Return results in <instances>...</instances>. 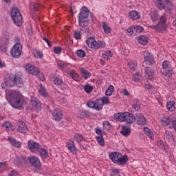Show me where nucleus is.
<instances>
[{"label": "nucleus", "mask_w": 176, "mask_h": 176, "mask_svg": "<svg viewBox=\"0 0 176 176\" xmlns=\"http://www.w3.org/2000/svg\"><path fill=\"white\" fill-rule=\"evenodd\" d=\"M6 98L13 108L21 109L23 107V102H21V100H23V95H21L20 92L12 91L9 93L8 96H6Z\"/></svg>", "instance_id": "f257e3e1"}, {"label": "nucleus", "mask_w": 176, "mask_h": 176, "mask_svg": "<svg viewBox=\"0 0 176 176\" xmlns=\"http://www.w3.org/2000/svg\"><path fill=\"white\" fill-rule=\"evenodd\" d=\"M89 16H90L89 8L82 7L78 15V25L80 27L86 28L89 25Z\"/></svg>", "instance_id": "f03ea898"}, {"label": "nucleus", "mask_w": 176, "mask_h": 176, "mask_svg": "<svg viewBox=\"0 0 176 176\" xmlns=\"http://www.w3.org/2000/svg\"><path fill=\"white\" fill-rule=\"evenodd\" d=\"M11 17L12 19V21L18 27H21V25H23V16H21L19 9L14 8L11 10Z\"/></svg>", "instance_id": "7ed1b4c3"}, {"label": "nucleus", "mask_w": 176, "mask_h": 176, "mask_svg": "<svg viewBox=\"0 0 176 176\" xmlns=\"http://www.w3.org/2000/svg\"><path fill=\"white\" fill-rule=\"evenodd\" d=\"M86 44L91 49H95V50H97V49H100L102 47H105L106 44L104 41H96V38L94 37H89L86 41Z\"/></svg>", "instance_id": "20e7f679"}, {"label": "nucleus", "mask_w": 176, "mask_h": 176, "mask_svg": "<svg viewBox=\"0 0 176 176\" xmlns=\"http://www.w3.org/2000/svg\"><path fill=\"white\" fill-rule=\"evenodd\" d=\"M7 86L10 87H13V86L16 85L19 87H23V78H21V74L16 73L13 78H10L6 82Z\"/></svg>", "instance_id": "39448f33"}, {"label": "nucleus", "mask_w": 176, "mask_h": 176, "mask_svg": "<svg viewBox=\"0 0 176 176\" xmlns=\"http://www.w3.org/2000/svg\"><path fill=\"white\" fill-rule=\"evenodd\" d=\"M23 45L16 43L11 49L10 54L14 58H19L21 56Z\"/></svg>", "instance_id": "423d86ee"}, {"label": "nucleus", "mask_w": 176, "mask_h": 176, "mask_svg": "<svg viewBox=\"0 0 176 176\" xmlns=\"http://www.w3.org/2000/svg\"><path fill=\"white\" fill-rule=\"evenodd\" d=\"M23 162H25V163H27V162H30L32 167H34V168H41V166H42V164H41L39 158L35 156L28 158L23 157Z\"/></svg>", "instance_id": "0eeeda50"}, {"label": "nucleus", "mask_w": 176, "mask_h": 176, "mask_svg": "<svg viewBox=\"0 0 176 176\" xmlns=\"http://www.w3.org/2000/svg\"><path fill=\"white\" fill-rule=\"evenodd\" d=\"M144 67H149L155 64V58L151 52L146 51L144 52Z\"/></svg>", "instance_id": "6e6552de"}, {"label": "nucleus", "mask_w": 176, "mask_h": 176, "mask_svg": "<svg viewBox=\"0 0 176 176\" xmlns=\"http://www.w3.org/2000/svg\"><path fill=\"white\" fill-rule=\"evenodd\" d=\"M162 69H163V74L165 75V76H171L173 73L171 71V64H170V61L168 60H164L162 63Z\"/></svg>", "instance_id": "1a4fd4ad"}, {"label": "nucleus", "mask_w": 176, "mask_h": 176, "mask_svg": "<svg viewBox=\"0 0 176 176\" xmlns=\"http://www.w3.org/2000/svg\"><path fill=\"white\" fill-rule=\"evenodd\" d=\"M148 28L155 30L157 32H164V31H166L167 28H168V25H167L166 23L158 22L156 25H150L148 26Z\"/></svg>", "instance_id": "9d476101"}, {"label": "nucleus", "mask_w": 176, "mask_h": 176, "mask_svg": "<svg viewBox=\"0 0 176 176\" xmlns=\"http://www.w3.org/2000/svg\"><path fill=\"white\" fill-rule=\"evenodd\" d=\"M122 122H126V123H134L135 122V116L131 113L125 112L122 113Z\"/></svg>", "instance_id": "9b49d317"}, {"label": "nucleus", "mask_w": 176, "mask_h": 176, "mask_svg": "<svg viewBox=\"0 0 176 176\" xmlns=\"http://www.w3.org/2000/svg\"><path fill=\"white\" fill-rule=\"evenodd\" d=\"M25 69L28 71L29 74L31 75H34V76H36L37 75H39L41 74V71L39 70V68L31 65L28 64L25 66Z\"/></svg>", "instance_id": "f8f14e48"}, {"label": "nucleus", "mask_w": 176, "mask_h": 176, "mask_svg": "<svg viewBox=\"0 0 176 176\" xmlns=\"http://www.w3.org/2000/svg\"><path fill=\"white\" fill-rule=\"evenodd\" d=\"M143 32L144 28L142 26H131L126 30V32L131 35H137V34H140V32Z\"/></svg>", "instance_id": "ddd939ff"}, {"label": "nucleus", "mask_w": 176, "mask_h": 176, "mask_svg": "<svg viewBox=\"0 0 176 176\" xmlns=\"http://www.w3.org/2000/svg\"><path fill=\"white\" fill-rule=\"evenodd\" d=\"M30 104L31 105L32 109H38V111L41 109V107L42 105L41 101H39V99L34 96L31 98Z\"/></svg>", "instance_id": "4468645a"}, {"label": "nucleus", "mask_w": 176, "mask_h": 176, "mask_svg": "<svg viewBox=\"0 0 176 176\" xmlns=\"http://www.w3.org/2000/svg\"><path fill=\"white\" fill-rule=\"evenodd\" d=\"M135 118L136 123L139 126H145L146 124V118L142 113L136 114Z\"/></svg>", "instance_id": "2eb2a0df"}, {"label": "nucleus", "mask_w": 176, "mask_h": 176, "mask_svg": "<svg viewBox=\"0 0 176 176\" xmlns=\"http://www.w3.org/2000/svg\"><path fill=\"white\" fill-rule=\"evenodd\" d=\"M52 116L56 122H60L63 119V113L60 109H55L52 113Z\"/></svg>", "instance_id": "dca6fc26"}, {"label": "nucleus", "mask_w": 176, "mask_h": 176, "mask_svg": "<svg viewBox=\"0 0 176 176\" xmlns=\"http://www.w3.org/2000/svg\"><path fill=\"white\" fill-rule=\"evenodd\" d=\"M67 145V148L73 153V155H76V153H78V148H76V146L75 145V142H74V141L69 140Z\"/></svg>", "instance_id": "f3484780"}, {"label": "nucleus", "mask_w": 176, "mask_h": 176, "mask_svg": "<svg viewBox=\"0 0 176 176\" xmlns=\"http://www.w3.org/2000/svg\"><path fill=\"white\" fill-rule=\"evenodd\" d=\"M127 162H129V157H127L126 155H122L121 154L116 164H118V166H124Z\"/></svg>", "instance_id": "a211bd4d"}, {"label": "nucleus", "mask_w": 176, "mask_h": 176, "mask_svg": "<svg viewBox=\"0 0 176 176\" xmlns=\"http://www.w3.org/2000/svg\"><path fill=\"white\" fill-rule=\"evenodd\" d=\"M165 137L170 142H176V138L171 131L166 130L165 131Z\"/></svg>", "instance_id": "6ab92c4d"}, {"label": "nucleus", "mask_w": 176, "mask_h": 176, "mask_svg": "<svg viewBox=\"0 0 176 176\" xmlns=\"http://www.w3.org/2000/svg\"><path fill=\"white\" fill-rule=\"evenodd\" d=\"M121 155L122 154H120V153L112 152L109 154V157L113 163L116 164L118 163V160H119V157H120Z\"/></svg>", "instance_id": "aec40b11"}, {"label": "nucleus", "mask_w": 176, "mask_h": 176, "mask_svg": "<svg viewBox=\"0 0 176 176\" xmlns=\"http://www.w3.org/2000/svg\"><path fill=\"white\" fill-rule=\"evenodd\" d=\"M28 147L30 148V149H32V151H36L38 152V151H40L41 145L36 142H29Z\"/></svg>", "instance_id": "412c9836"}, {"label": "nucleus", "mask_w": 176, "mask_h": 176, "mask_svg": "<svg viewBox=\"0 0 176 176\" xmlns=\"http://www.w3.org/2000/svg\"><path fill=\"white\" fill-rule=\"evenodd\" d=\"M145 76H146V78H147V79H151V80H152V78H153V76H155V71L151 70L148 67H146Z\"/></svg>", "instance_id": "4be33fe9"}, {"label": "nucleus", "mask_w": 176, "mask_h": 176, "mask_svg": "<svg viewBox=\"0 0 176 176\" xmlns=\"http://www.w3.org/2000/svg\"><path fill=\"white\" fill-rule=\"evenodd\" d=\"M121 134L122 135H124L125 137H127V135H130V133H131V129L130 128V126L129 125H124L122 126V129L120 131Z\"/></svg>", "instance_id": "5701e85b"}, {"label": "nucleus", "mask_w": 176, "mask_h": 176, "mask_svg": "<svg viewBox=\"0 0 176 176\" xmlns=\"http://www.w3.org/2000/svg\"><path fill=\"white\" fill-rule=\"evenodd\" d=\"M96 105V111H101L102 108H104V104H102V99L101 98H98L95 101Z\"/></svg>", "instance_id": "b1692460"}, {"label": "nucleus", "mask_w": 176, "mask_h": 176, "mask_svg": "<svg viewBox=\"0 0 176 176\" xmlns=\"http://www.w3.org/2000/svg\"><path fill=\"white\" fill-rule=\"evenodd\" d=\"M155 3L160 10H164L166 9V3L163 0H155Z\"/></svg>", "instance_id": "393cba45"}, {"label": "nucleus", "mask_w": 176, "mask_h": 176, "mask_svg": "<svg viewBox=\"0 0 176 176\" xmlns=\"http://www.w3.org/2000/svg\"><path fill=\"white\" fill-rule=\"evenodd\" d=\"M8 141L12 144L13 146H15V148H20L21 146V143L20 142L16 140L14 138H12L10 137H8Z\"/></svg>", "instance_id": "a878e982"}, {"label": "nucleus", "mask_w": 176, "mask_h": 176, "mask_svg": "<svg viewBox=\"0 0 176 176\" xmlns=\"http://www.w3.org/2000/svg\"><path fill=\"white\" fill-rule=\"evenodd\" d=\"M129 18L131 20H138L140 19V13L138 12L133 10L129 12Z\"/></svg>", "instance_id": "bb28decb"}, {"label": "nucleus", "mask_w": 176, "mask_h": 176, "mask_svg": "<svg viewBox=\"0 0 176 176\" xmlns=\"http://www.w3.org/2000/svg\"><path fill=\"white\" fill-rule=\"evenodd\" d=\"M81 74L82 78H84V79H89V78H90V76H91V73H90L89 72H88L87 70L81 68L80 69Z\"/></svg>", "instance_id": "cd10ccee"}, {"label": "nucleus", "mask_w": 176, "mask_h": 176, "mask_svg": "<svg viewBox=\"0 0 176 176\" xmlns=\"http://www.w3.org/2000/svg\"><path fill=\"white\" fill-rule=\"evenodd\" d=\"M138 42L140 45L145 46V45H148V37L146 36H139Z\"/></svg>", "instance_id": "c85d7f7f"}, {"label": "nucleus", "mask_w": 176, "mask_h": 176, "mask_svg": "<svg viewBox=\"0 0 176 176\" xmlns=\"http://www.w3.org/2000/svg\"><path fill=\"white\" fill-rule=\"evenodd\" d=\"M38 87V93H40L43 97H47V92H46L45 87H43L42 84H39Z\"/></svg>", "instance_id": "c756f323"}, {"label": "nucleus", "mask_w": 176, "mask_h": 176, "mask_svg": "<svg viewBox=\"0 0 176 176\" xmlns=\"http://www.w3.org/2000/svg\"><path fill=\"white\" fill-rule=\"evenodd\" d=\"M161 123L162 126H168L173 123V121L170 118H163L161 120Z\"/></svg>", "instance_id": "7c9ffc66"}, {"label": "nucleus", "mask_w": 176, "mask_h": 176, "mask_svg": "<svg viewBox=\"0 0 176 176\" xmlns=\"http://www.w3.org/2000/svg\"><path fill=\"white\" fill-rule=\"evenodd\" d=\"M175 101H170L167 102V108L170 112H174L175 111Z\"/></svg>", "instance_id": "2f4dec72"}, {"label": "nucleus", "mask_w": 176, "mask_h": 176, "mask_svg": "<svg viewBox=\"0 0 176 176\" xmlns=\"http://www.w3.org/2000/svg\"><path fill=\"white\" fill-rule=\"evenodd\" d=\"M40 153V156L42 157V159H46L49 156V153H47V151L44 148H40V151H38Z\"/></svg>", "instance_id": "473e14b6"}, {"label": "nucleus", "mask_w": 176, "mask_h": 176, "mask_svg": "<svg viewBox=\"0 0 176 176\" xmlns=\"http://www.w3.org/2000/svg\"><path fill=\"white\" fill-rule=\"evenodd\" d=\"M132 107L133 109H135V111H140V109H141V104H140V100L138 99H135L133 101Z\"/></svg>", "instance_id": "72a5a7b5"}, {"label": "nucleus", "mask_w": 176, "mask_h": 176, "mask_svg": "<svg viewBox=\"0 0 176 176\" xmlns=\"http://www.w3.org/2000/svg\"><path fill=\"white\" fill-rule=\"evenodd\" d=\"M33 54L35 58H43V53L38 50H33Z\"/></svg>", "instance_id": "f704fd0d"}, {"label": "nucleus", "mask_w": 176, "mask_h": 176, "mask_svg": "<svg viewBox=\"0 0 176 176\" xmlns=\"http://www.w3.org/2000/svg\"><path fill=\"white\" fill-rule=\"evenodd\" d=\"M69 75H70L72 79H74L76 82H80V76H79V74L72 72L69 73Z\"/></svg>", "instance_id": "c9c22d12"}, {"label": "nucleus", "mask_w": 176, "mask_h": 176, "mask_svg": "<svg viewBox=\"0 0 176 176\" xmlns=\"http://www.w3.org/2000/svg\"><path fill=\"white\" fill-rule=\"evenodd\" d=\"M53 82H54V85H56V86L63 85V79H61L60 76H54Z\"/></svg>", "instance_id": "e433bc0d"}, {"label": "nucleus", "mask_w": 176, "mask_h": 176, "mask_svg": "<svg viewBox=\"0 0 176 176\" xmlns=\"http://www.w3.org/2000/svg\"><path fill=\"white\" fill-rule=\"evenodd\" d=\"M96 140L100 146H104L105 145V140H104V137H102V135L96 136Z\"/></svg>", "instance_id": "4c0bfd02"}, {"label": "nucleus", "mask_w": 176, "mask_h": 176, "mask_svg": "<svg viewBox=\"0 0 176 176\" xmlns=\"http://www.w3.org/2000/svg\"><path fill=\"white\" fill-rule=\"evenodd\" d=\"M115 90V87L113 85H110L108 89L105 91V95L106 96H112L113 91Z\"/></svg>", "instance_id": "58836bf2"}, {"label": "nucleus", "mask_w": 176, "mask_h": 176, "mask_svg": "<svg viewBox=\"0 0 176 176\" xmlns=\"http://www.w3.org/2000/svg\"><path fill=\"white\" fill-rule=\"evenodd\" d=\"M144 131L148 138H151V140H152V138H153V132H152V131H151V129H149V128L144 127Z\"/></svg>", "instance_id": "ea45409f"}, {"label": "nucleus", "mask_w": 176, "mask_h": 176, "mask_svg": "<svg viewBox=\"0 0 176 176\" xmlns=\"http://www.w3.org/2000/svg\"><path fill=\"white\" fill-rule=\"evenodd\" d=\"M23 121L22 120H18L16 122V130L19 131V133H23Z\"/></svg>", "instance_id": "a19ab883"}, {"label": "nucleus", "mask_w": 176, "mask_h": 176, "mask_svg": "<svg viewBox=\"0 0 176 176\" xmlns=\"http://www.w3.org/2000/svg\"><path fill=\"white\" fill-rule=\"evenodd\" d=\"M94 89V87L90 85H86L84 87V90L87 93V94H90L91 91H93V89Z\"/></svg>", "instance_id": "79ce46f5"}, {"label": "nucleus", "mask_w": 176, "mask_h": 176, "mask_svg": "<svg viewBox=\"0 0 176 176\" xmlns=\"http://www.w3.org/2000/svg\"><path fill=\"white\" fill-rule=\"evenodd\" d=\"M102 27L105 34H109V32H111V27H109L105 22H102Z\"/></svg>", "instance_id": "37998d69"}, {"label": "nucleus", "mask_w": 176, "mask_h": 176, "mask_svg": "<svg viewBox=\"0 0 176 176\" xmlns=\"http://www.w3.org/2000/svg\"><path fill=\"white\" fill-rule=\"evenodd\" d=\"M122 116H123V113H118L114 115V119L117 122H122V120H123Z\"/></svg>", "instance_id": "c03bdc74"}, {"label": "nucleus", "mask_w": 176, "mask_h": 176, "mask_svg": "<svg viewBox=\"0 0 176 176\" xmlns=\"http://www.w3.org/2000/svg\"><path fill=\"white\" fill-rule=\"evenodd\" d=\"M103 127L104 130H107V131H109L111 130V123H109L108 121H104L103 122Z\"/></svg>", "instance_id": "a18cd8bd"}, {"label": "nucleus", "mask_w": 176, "mask_h": 176, "mask_svg": "<svg viewBox=\"0 0 176 176\" xmlns=\"http://www.w3.org/2000/svg\"><path fill=\"white\" fill-rule=\"evenodd\" d=\"M76 53L78 57H81L82 58L86 57V52L83 51L82 50H77Z\"/></svg>", "instance_id": "49530a36"}, {"label": "nucleus", "mask_w": 176, "mask_h": 176, "mask_svg": "<svg viewBox=\"0 0 176 176\" xmlns=\"http://www.w3.org/2000/svg\"><path fill=\"white\" fill-rule=\"evenodd\" d=\"M151 19L153 23L157 20L158 14L156 12H152L151 14Z\"/></svg>", "instance_id": "de8ad7c7"}, {"label": "nucleus", "mask_w": 176, "mask_h": 176, "mask_svg": "<svg viewBox=\"0 0 176 176\" xmlns=\"http://www.w3.org/2000/svg\"><path fill=\"white\" fill-rule=\"evenodd\" d=\"M129 67L131 71H135V69L137 68V63L130 62L129 63Z\"/></svg>", "instance_id": "09e8293b"}, {"label": "nucleus", "mask_w": 176, "mask_h": 176, "mask_svg": "<svg viewBox=\"0 0 176 176\" xmlns=\"http://www.w3.org/2000/svg\"><path fill=\"white\" fill-rule=\"evenodd\" d=\"M166 21H167V14H164L160 18V23H163L164 24H166Z\"/></svg>", "instance_id": "8fccbe9b"}, {"label": "nucleus", "mask_w": 176, "mask_h": 176, "mask_svg": "<svg viewBox=\"0 0 176 176\" xmlns=\"http://www.w3.org/2000/svg\"><path fill=\"white\" fill-rule=\"evenodd\" d=\"M102 100V103L103 104V105H108V104H109V98L107 97V96H104L103 98H101Z\"/></svg>", "instance_id": "3c124183"}, {"label": "nucleus", "mask_w": 176, "mask_h": 176, "mask_svg": "<svg viewBox=\"0 0 176 176\" xmlns=\"http://www.w3.org/2000/svg\"><path fill=\"white\" fill-rule=\"evenodd\" d=\"M61 52H63V48L61 47H54V53H55V54H60Z\"/></svg>", "instance_id": "603ef678"}, {"label": "nucleus", "mask_w": 176, "mask_h": 176, "mask_svg": "<svg viewBox=\"0 0 176 176\" xmlns=\"http://www.w3.org/2000/svg\"><path fill=\"white\" fill-rule=\"evenodd\" d=\"M74 38L76 39V41H79L82 38V34H80V32L79 31H75L74 32Z\"/></svg>", "instance_id": "864d4df0"}, {"label": "nucleus", "mask_w": 176, "mask_h": 176, "mask_svg": "<svg viewBox=\"0 0 176 176\" xmlns=\"http://www.w3.org/2000/svg\"><path fill=\"white\" fill-rule=\"evenodd\" d=\"M41 8H42V6H41V4H39V3H35L33 4L34 12H38V10H39V9H41Z\"/></svg>", "instance_id": "5fc2aeb1"}, {"label": "nucleus", "mask_w": 176, "mask_h": 176, "mask_svg": "<svg viewBox=\"0 0 176 176\" xmlns=\"http://www.w3.org/2000/svg\"><path fill=\"white\" fill-rule=\"evenodd\" d=\"M87 107H89V108H92L94 109H96V102L89 101L87 102Z\"/></svg>", "instance_id": "6e6d98bb"}, {"label": "nucleus", "mask_w": 176, "mask_h": 176, "mask_svg": "<svg viewBox=\"0 0 176 176\" xmlns=\"http://www.w3.org/2000/svg\"><path fill=\"white\" fill-rule=\"evenodd\" d=\"M75 138L77 142H82L83 141V136L82 135L76 134Z\"/></svg>", "instance_id": "4d7b16f0"}, {"label": "nucleus", "mask_w": 176, "mask_h": 176, "mask_svg": "<svg viewBox=\"0 0 176 176\" xmlns=\"http://www.w3.org/2000/svg\"><path fill=\"white\" fill-rule=\"evenodd\" d=\"M140 79H141V76H139L137 74L133 76V80H134V82H138Z\"/></svg>", "instance_id": "13d9d810"}, {"label": "nucleus", "mask_w": 176, "mask_h": 176, "mask_svg": "<svg viewBox=\"0 0 176 176\" xmlns=\"http://www.w3.org/2000/svg\"><path fill=\"white\" fill-rule=\"evenodd\" d=\"M8 175H9V176H17V175H19V173H18L17 171H16V170H12V171L9 173Z\"/></svg>", "instance_id": "bf43d9fd"}, {"label": "nucleus", "mask_w": 176, "mask_h": 176, "mask_svg": "<svg viewBox=\"0 0 176 176\" xmlns=\"http://www.w3.org/2000/svg\"><path fill=\"white\" fill-rule=\"evenodd\" d=\"M95 131L96 134H98L99 136L102 135V130L100 129L99 128H96Z\"/></svg>", "instance_id": "052dcab7"}, {"label": "nucleus", "mask_w": 176, "mask_h": 176, "mask_svg": "<svg viewBox=\"0 0 176 176\" xmlns=\"http://www.w3.org/2000/svg\"><path fill=\"white\" fill-rule=\"evenodd\" d=\"M3 126H7L10 129V127H13V124L10 123L9 122H7L2 124L3 127Z\"/></svg>", "instance_id": "680f3d73"}, {"label": "nucleus", "mask_w": 176, "mask_h": 176, "mask_svg": "<svg viewBox=\"0 0 176 176\" xmlns=\"http://www.w3.org/2000/svg\"><path fill=\"white\" fill-rule=\"evenodd\" d=\"M23 134H26L27 131H28V126H27V124L23 123Z\"/></svg>", "instance_id": "e2e57ef3"}, {"label": "nucleus", "mask_w": 176, "mask_h": 176, "mask_svg": "<svg viewBox=\"0 0 176 176\" xmlns=\"http://www.w3.org/2000/svg\"><path fill=\"white\" fill-rule=\"evenodd\" d=\"M27 32L29 34H32V28L31 27V25H29L28 28H27Z\"/></svg>", "instance_id": "0e129e2a"}, {"label": "nucleus", "mask_w": 176, "mask_h": 176, "mask_svg": "<svg viewBox=\"0 0 176 176\" xmlns=\"http://www.w3.org/2000/svg\"><path fill=\"white\" fill-rule=\"evenodd\" d=\"M39 79L40 80H41L42 82H44V80H45V75H43V73H41L39 75Z\"/></svg>", "instance_id": "69168bd1"}, {"label": "nucleus", "mask_w": 176, "mask_h": 176, "mask_svg": "<svg viewBox=\"0 0 176 176\" xmlns=\"http://www.w3.org/2000/svg\"><path fill=\"white\" fill-rule=\"evenodd\" d=\"M164 144V142H163V140H158L157 142V146H160V147L163 146Z\"/></svg>", "instance_id": "338daca9"}, {"label": "nucleus", "mask_w": 176, "mask_h": 176, "mask_svg": "<svg viewBox=\"0 0 176 176\" xmlns=\"http://www.w3.org/2000/svg\"><path fill=\"white\" fill-rule=\"evenodd\" d=\"M105 56H107V57H112V56H113L112 52H111V51L106 52Z\"/></svg>", "instance_id": "774afa93"}]
</instances>
